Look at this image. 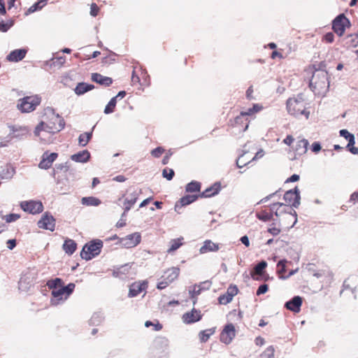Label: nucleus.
Returning a JSON list of instances; mask_svg holds the SVG:
<instances>
[{"mask_svg":"<svg viewBox=\"0 0 358 358\" xmlns=\"http://www.w3.org/2000/svg\"><path fill=\"white\" fill-rule=\"evenodd\" d=\"M65 122L59 114L55 113L52 108L48 107L44 110L43 120L36 127L34 134L41 139V132L55 134L64 128Z\"/></svg>","mask_w":358,"mask_h":358,"instance_id":"obj_1","label":"nucleus"},{"mask_svg":"<svg viewBox=\"0 0 358 358\" xmlns=\"http://www.w3.org/2000/svg\"><path fill=\"white\" fill-rule=\"evenodd\" d=\"M309 86L315 94H325L329 87L327 72L324 70H315L310 80Z\"/></svg>","mask_w":358,"mask_h":358,"instance_id":"obj_2","label":"nucleus"},{"mask_svg":"<svg viewBox=\"0 0 358 358\" xmlns=\"http://www.w3.org/2000/svg\"><path fill=\"white\" fill-rule=\"evenodd\" d=\"M286 106L288 113L291 115H305L306 119L309 117V112L306 110L304 100L301 94L289 98L287 101Z\"/></svg>","mask_w":358,"mask_h":358,"instance_id":"obj_3","label":"nucleus"},{"mask_svg":"<svg viewBox=\"0 0 358 358\" xmlns=\"http://www.w3.org/2000/svg\"><path fill=\"white\" fill-rule=\"evenodd\" d=\"M75 287V284L71 282L65 287H62L59 289H53V290L51 291V305L56 306L62 304L73 293Z\"/></svg>","mask_w":358,"mask_h":358,"instance_id":"obj_4","label":"nucleus"},{"mask_svg":"<svg viewBox=\"0 0 358 358\" xmlns=\"http://www.w3.org/2000/svg\"><path fill=\"white\" fill-rule=\"evenodd\" d=\"M41 101V98L38 95L27 96L18 100L17 107L22 113H30L36 109Z\"/></svg>","mask_w":358,"mask_h":358,"instance_id":"obj_5","label":"nucleus"},{"mask_svg":"<svg viewBox=\"0 0 358 358\" xmlns=\"http://www.w3.org/2000/svg\"><path fill=\"white\" fill-rule=\"evenodd\" d=\"M102 247L103 243L101 241L96 240L92 241L83 247L80 252V256L83 259L90 260L99 255Z\"/></svg>","mask_w":358,"mask_h":358,"instance_id":"obj_6","label":"nucleus"},{"mask_svg":"<svg viewBox=\"0 0 358 358\" xmlns=\"http://www.w3.org/2000/svg\"><path fill=\"white\" fill-rule=\"evenodd\" d=\"M142 190L141 188L132 186L127 189L126 193V197L124 201V212L122 217H124L132 206L136 202L138 197L141 194Z\"/></svg>","mask_w":358,"mask_h":358,"instance_id":"obj_7","label":"nucleus"},{"mask_svg":"<svg viewBox=\"0 0 358 358\" xmlns=\"http://www.w3.org/2000/svg\"><path fill=\"white\" fill-rule=\"evenodd\" d=\"M21 208L31 214L40 213L43 210V204L38 201H24L20 203Z\"/></svg>","mask_w":358,"mask_h":358,"instance_id":"obj_8","label":"nucleus"},{"mask_svg":"<svg viewBox=\"0 0 358 358\" xmlns=\"http://www.w3.org/2000/svg\"><path fill=\"white\" fill-rule=\"evenodd\" d=\"M283 198L287 203L292 205L294 208H298L300 205V192L297 187L287 191Z\"/></svg>","mask_w":358,"mask_h":358,"instance_id":"obj_9","label":"nucleus"},{"mask_svg":"<svg viewBox=\"0 0 358 358\" xmlns=\"http://www.w3.org/2000/svg\"><path fill=\"white\" fill-rule=\"evenodd\" d=\"M349 24V20L344 14H340L334 20L332 28L338 35L342 36L345 31V27Z\"/></svg>","mask_w":358,"mask_h":358,"instance_id":"obj_10","label":"nucleus"},{"mask_svg":"<svg viewBox=\"0 0 358 358\" xmlns=\"http://www.w3.org/2000/svg\"><path fill=\"white\" fill-rule=\"evenodd\" d=\"M141 240V234L138 232H135L122 238L120 241V243L126 248H131L139 244Z\"/></svg>","mask_w":358,"mask_h":358,"instance_id":"obj_11","label":"nucleus"},{"mask_svg":"<svg viewBox=\"0 0 358 358\" xmlns=\"http://www.w3.org/2000/svg\"><path fill=\"white\" fill-rule=\"evenodd\" d=\"M236 336L235 327L233 324L229 323L225 325L220 334L221 342L228 345L231 343Z\"/></svg>","mask_w":358,"mask_h":358,"instance_id":"obj_12","label":"nucleus"},{"mask_svg":"<svg viewBox=\"0 0 358 358\" xmlns=\"http://www.w3.org/2000/svg\"><path fill=\"white\" fill-rule=\"evenodd\" d=\"M38 227L41 229L53 231L55 227V219L49 213H45L38 222Z\"/></svg>","mask_w":358,"mask_h":358,"instance_id":"obj_13","label":"nucleus"},{"mask_svg":"<svg viewBox=\"0 0 358 358\" xmlns=\"http://www.w3.org/2000/svg\"><path fill=\"white\" fill-rule=\"evenodd\" d=\"M57 155H58L56 152H52L51 154L45 152L43 155L42 160L38 164L39 168L42 169H49L52 166L53 162L57 159Z\"/></svg>","mask_w":358,"mask_h":358,"instance_id":"obj_14","label":"nucleus"},{"mask_svg":"<svg viewBox=\"0 0 358 358\" xmlns=\"http://www.w3.org/2000/svg\"><path fill=\"white\" fill-rule=\"evenodd\" d=\"M301 305L302 298L299 296H295L291 300L285 303V307L294 313H299L301 310Z\"/></svg>","mask_w":358,"mask_h":358,"instance_id":"obj_15","label":"nucleus"},{"mask_svg":"<svg viewBox=\"0 0 358 358\" xmlns=\"http://www.w3.org/2000/svg\"><path fill=\"white\" fill-rule=\"evenodd\" d=\"M201 319L200 311L192 309L191 312H187L182 315V321L185 324H191L199 321Z\"/></svg>","mask_w":358,"mask_h":358,"instance_id":"obj_16","label":"nucleus"},{"mask_svg":"<svg viewBox=\"0 0 358 358\" xmlns=\"http://www.w3.org/2000/svg\"><path fill=\"white\" fill-rule=\"evenodd\" d=\"M146 288L147 283L145 282H135L130 285L128 296L129 297L136 296Z\"/></svg>","mask_w":358,"mask_h":358,"instance_id":"obj_17","label":"nucleus"},{"mask_svg":"<svg viewBox=\"0 0 358 358\" xmlns=\"http://www.w3.org/2000/svg\"><path fill=\"white\" fill-rule=\"evenodd\" d=\"M27 52V51L26 49H16L11 51L7 55L6 58L10 62H17L22 60L25 57Z\"/></svg>","mask_w":358,"mask_h":358,"instance_id":"obj_18","label":"nucleus"},{"mask_svg":"<svg viewBox=\"0 0 358 358\" xmlns=\"http://www.w3.org/2000/svg\"><path fill=\"white\" fill-rule=\"evenodd\" d=\"M91 79L93 82H95L104 87H108L113 83V79L111 78L103 76L98 73H92Z\"/></svg>","mask_w":358,"mask_h":358,"instance_id":"obj_19","label":"nucleus"},{"mask_svg":"<svg viewBox=\"0 0 358 358\" xmlns=\"http://www.w3.org/2000/svg\"><path fill=\"white\" fill-rule=\"evenodd\" d=\"M267 266V263L266 261H261L259 263H258L253 268V271L251 272V277L253 280H260V278H259L257 275H262L264 273V269Z\"/></svg>","mask_w":358,"mask_h":358,"instance_id":"obj_20","label":"nucleus"},{"mask_svg":"<svg viewBox=\"0 0 358 358\" xmlns=\"http://www.w3.org/2000/svg\"><path fill=\"white\" fill-rule=\"evenodd\" d=\"M220 245L215 243H213L210 240H206L203 242V245L199 249V252L201 254H205L208 252H216L219 250Z\"/></svg>","mask_w":358,"mask_h":358,"instance_id":"obj_21","label":"nucleus"},{"mask_svg":"<svg viewBox=\"0 0 358 358\" xmlns=\"http://www.w3.org/2000/svg\"><path fill=\"white\" fill-rule=\"evenodd\" d=\"M71 160L79 162V163H85L88 162L90 159V153L88 150H85L80 151L74 155L71 156Z\"/></svg>","mask_w":358,"mask_h":358,"instance_id":"obj_22","label":"nucleus"},{"mask_svg":"<svg viewBox=\"0 0 358 358\" xmlns=\"http://www.w3.org/2000/svg\"><path fill=\"white\" fill-rule=\"evenodd\" d=\"M221 189V185L220 182L214 183L211 187L207 188L203 191L199 196L203 198L210 197L215 196L219 193Z\"/></svg>","mask_w":358,"mask_h":358,"instance_id":"obj_23","label":"nucleus"},{"mask_svg":"<svg viewBox=\"0 0 358 358\" xmlns=\"http://www.w3.org/2000/svg\"><path fill=\"white\" fill-rule=\"evenodd\" d=\"M179 272V268L172 267L164 272V275L162 276V279H164L165 280H167L168 282L171 283L178 278Z\"/></svg>","mask_w":358,"mask_h":358,"instance_id":"obj_24","label":"nucleus"},{"mask_svg":"<svg viewBox=\"0 0 358 358\" xmlns=\"http://www.w3.org/2000/svg\"><path fill=\"white\" fill-rule=\"evenodd\" d=\"M309 143L305 138L299 139L295 145L294 151L297 155H303L306 153Z\"/></svg>","mask_w":358,"mask_h":358,"instance_id":"obj_25","label":"nucleus"},{"mask_svg":"<svg viewBox=\"0 0 358 358\" xmlns=\"http://www.w3.org/2000/svg\"><path fill=\"white\" fill-rule=\"evenodd\" d=\"M199 195H195V194H192V195L188 194V195L182 196L180 199V205L176 204L175 210L176 211H178V208L193 203L199 198Z\"/></svg>","mask_w":358,"mask_h":358,"instance_id":"obj_26","label":"nucleus"},{"mask_svg":"<svg viewBox=\"0 0 358 358\" xmlns=\"http://www.w3.org/2000/svg\"><path fill=\"white\" fill-rule=\"evenodd\" d=\"M94 86L91 84H87L85 83H79L74 89V92L78 95H83L85 93L92 90L94 89Z\"/></svg>","mask_w":358,"mask_h":358,"instance_id":"obj_27","label":"nucleus"},{"mask_svg":"<svg viewBox=\"0 0 358 358\" xmlns=\"http://www.w3.org/2000/svg\"><path fill=\"white\" fill-rule=\"evenodd\" d=\"M77 244L76 243L71 239L65 240L63 244V249L66 253L69 255H71L76 250Z\"/></svg>","mask_w":358,"mask_h":358,"instance_id":"obj_28","label":"nucleus"},{"mask_svg":"<svg viewBox=\"0 0 358 358\" xmlns=\"http://www.w3.org/2000/svg\"><path fill=\"white\" fill-rule=\"evenodd\" d=\"M263 109V106L259 103L253 104L252 107L246 109L245 110H243L241 112V116H251L254 114L261 111Z\"/></svg>","mask_w":358,"mask_h":358,"instance_id":"obj_29","label":"nucleus"},{"mask_svg":"<svg viewBox=\"0 0 358 358\" xmlns=\"http://www.w3.org/2000/svg\"><path fill=\"white\" fill-rule=\"evenodd\" d=\"M46 285L48 287L49 289L53 290V289H59L64 286V281L62 279L59 278H56L54 279H50L47 281Z\"/></svg>","mask_w":358,"mask_h":358,"instance_id":"obj_30","label":"nucleus"},{"mask_svg":"<svg viewBox=\"0 0 358 358\" xmlns=\"http://www.w3.org/2000/svg\"><path fill=\"white\" fill-rule=\"evenodd\" d=\"M15 173V169L13 167L6 166L0 171V177L1 179L8 180L13 178Z\"/></svg>","mask_w":358,"mask_h":358,"instance_id":"obj_31","label":"nucleus"},{"mask_svg":"<svg viewBox=\"0 0 358 358\" xmlns=\"http://www.w3.org/2000/svg\"><path fill=\"white\" fill-rule=\"evenodd\" d=\"M215 332V328H210L199 332V337L201 343H206Z\"/></svg>","mask_w":358,"mask_h":358,"instance_id":"obj_32","label":"nucleus"},{"mask_svg":"<svg viewBox=\"0 0 358 358\" xmlns=\"http://www.w3.org/2000/svg\"><path fill=\"white\" fill-rule=\"evenodd\" d=\"M82 204L88 206H98L101 202L94 196L83 197L81 200Z\"/></svg>","mask_w":358,"mask_h":358,"instance_id":"obj_33","label":"nucleus"},{"mask_svg":"<svg viewBox=\"0 0 358 358\" xmlns=\"http://www.w3.org/2000/svg\"><path fill=\"white\" fill-rule=\"evenodd\" d=\"M92 136V132H85L81 134L78 137L79 145L82 147H85L87 145Z\"/></svg>","mask_w":358,"mask_h":358,"instance_id":"obj_34","label":"nucleus"},{"mask_svg":"<svg viewBox=\"0 0 358 358\" xmlns=\"http://www.w3.org/2000/svg\"><path fill=\"white\" fill-rule=\"evenodd\" d=\"M201 189V183L197 181H192L186 185L185 190L187 192H199Z\"/></svg>","mask_w":358,"mask_h":358,"instance_id":"obj_35","label":"nucleus"},{"mask_svg":"<svg viewBox=\"0 0 358 358\" xmlns=\"http://www.w3.org/2000/svg\"><path fill=\"white\" fill-rule=\"evenodd\" d=\"M47 3V0H40L38 2L34 3L27 11V15L34 13L37 10H41Z\"/></svg>","mask_w":358,"mask_h":358,"instance_id":"obj_36","label":"nucleus"},{"mask_svg":"<svg viewBox=\"0 0 358 358\" xmlns=\"http://www.w3.org/2000/svg\"><path fill=\"white\" fill-rule=\"evenodd\" d=\"M103 317L101 313H94L91 317L89 323L90 325L97 326L101 323Z\"/></svg>","mask_w":358,"mask_h":358,"instance_id":"obj_37","label":"nucleus"},{"mask_svg":"<svg viewBox=\"0 0 358 358\" xmlns=\"http://www.w3.org/2000/svg\"><path fill=\"white\" fill-rule=\"evenodd\" d=\"M117 103V97H113L104 109V113L105 114H110L112 113L114 111V109L115 108Z\"/></svg>","mask_w":358,"mask_h":358,"instance_id":"obj_38","label":"nucleus"},{"mask_svg":"<svg viewBox=\"0 0 358 358\" xmlns=\"http://www.w3.org/2000/svg\"><path fill=\"white\" fill-rule=\"evenodd\" d=\"M285 204L282 203L277 202L271 205L270 208L272 212L274 213L275 216L278 217L284 211L280 210V207L284 206Z\"/></svg>","mask_w":358,"mask_h":358,"instance_id":"obj_39","label":"nucleus"},{"mask_svg":"<svg viewBox=\"0 0 358 358\" xmlns=\"http://www.w3.org/2000/svg\"><path fill=\"white\" fill-rule=\"evenodd\" d=\"M170 248L168 250V252H171L180 248V246L182 245V243L180 242V239H173L170 242Z\"/></svg>","mask_w":358,"mask_h":358,"instance_id":"obj_40","label":"nucleus"},{"mask_svg":"<svg viewBox=\"0 0 358 358\" xmlns=\"http://www.w3.org/2000/svg\"><path fill=\"white\" fill-rule=\"evenodd\" d=\"M274 357V348L273 346L268 347L266 350L261 354L259 358H273Z\"/></svg>","mask_w":358,"mask_h":358,"instance_id":"obj_41","label":"nucleus"},{"mask_svg":"<svg viewBox=\"0 0 358 358\" xmlns=\"http://www.w3.org/2000/svg\"><path fill=\"white\" fill-rule=\"evenodd\" d=\"M257 217L263 222H267L273 219V214H269L266 212L262 213H257Z\"/></svg>","mask_w":358,"mask_h":358,"instance_id":"obj_42","label":"nucleus"},{"mask_svg":"<svg viewBox=\"0 0 358 358\" xmlns=\"http://www.w3.org/2000/svg\"><path fill=\"white\" fill-rule=\"evenodd\" d=\"M233 298L231 297L227 293L219 296L218 301L220 304L226 305L232 301Z\"/></svg>","mask_w":358,"mask_h":358,"instance_id":"obj_43","label":"nucleus"},{"mask_svg":"<svg viewBox=\"0 0 358 358\" xmlns=\"http://www.w3.org/2000/svg\"><path fill=\"white\" fill-rule=\"evenodd\" d=\"M13 23V22H4L3 20L0 21V31L1 32H6L12 26Z\"/></svg>","mask_w":358,"mask_h":358,"instance_id":"obj_44","label":"nucleus"},{"mask_svg":"<svg viewBox=\"0 0 358 358\" xmlns=\"http://www.w3.org/2000/svg\"><path fill=\"white\" fill-rule=\"evenodd\" d=\"M162 176L168 180H171L174 176V171L171 169H164L162 171Z\"/></svg>","mask_w":358,"mask_h":358,"instance_id":"obj_45","label":"nucleus"},{"mask_svg":"<svg viewBox=\"0 0 358 358\" xmlns=\"http://www.w3.org/2000/svg\"><path fill=\"white\" fill-rule=\"evenodd\" d=\"M267 231L274 236L278 235L281 231L280 227H276L275 223L271 224Z\"/></svg>","mask_w":358,"mask_h":358,"instance_id":"obj_46","label":"nucleus"},{"mask_svg":"<svg viewBox=\"0 0 358 358\" xmlns=\"http://www.w3.org/2000/svg\"><path fill=\"white\" fill-rule=\"evenodd\" d=\"M20 218V215L15 213H11L3 217V219L6 222L10 223L16 221Z\"/></svg>","mask_w":358,"mask_h":358,"instance_id":"obj_47","label":"nucleus"},{"mask_svg":"<svg viewBox=\"0 0 358 358\" xmlns=\"http://www.w3.org/2000/svg\"><path fill=\"white\" fill-rule=\"evenodd\" d=\"M238 289L236 285H230L226 293H227L231 297H234L238 294Z\"/></svg>","mask_w":358,"mask_h":358,"instance_id":"obj_48","label":"nucleus"},{"mask_svg":"<svg viewBox=\"0 0 358 358\" xmlns=\"http://www.w3.org/2000/svg\"><path fill=\"white\" fill-rule=\"evenodd\" d=\"M164 152V149L162 147H157L151 151V155L154 157H159Z\"/></svg>","mask_w":358,"mask_h":358,"instance_id":"obj_49","label":"nucleus"},{"mask_svg":"<svg viewBox=\"0 0 358 358\" xmlns=\"http://www.w3.org/2000/svg\"><path fill=\"white\" fill-rule=\"evenodd\" d=\"M243 155L240 156L238 157V159L236 160V166L240 169L243 167L244 166L247 165L248 164H249L251 162V160L250 161L243 160Z\"/></svg>","mask_w":358,"mask_h":358,"instance_id":"obj_50","label":"nucleus"},{"mask_svg":"<svg viewBox=\"0 0 358 358\" xmlns=\"http://www.w3.org/2000/svg\"><path fill=\"white\" fill-rule=\"evenodd\" d=\"M201 292V288H200V285H194L192 290H189V294L192 295V298H194L197 295L200 294Z\"/></svg>","mask_w":358,"mask_h":358,"instance_id":"obj_51","label":"nucleus"},{"mask_svg":"<svg viewBox=\"0 0 358 358\" xmlns=\"http://www.w3.org/2000/svg\"><path fill=\"white\" fill-rule=\"evenodd\" d=\"M339 134L341 136L345 138L347 141L354 136V135L350 134L347 129L340 130Z\"/></svg>","mask_w":358,"mask_h":358,"instance_id":"obj_52","label":"nucleus"},{"mask_svg":"<svg viewBox=\"0 0 358 358\" xmlns=\"http://www.w3.org/2000/svg\"><path fill=\"white\" fill-rule=\"evenodd\" d=\"M287 261L285 259H282L278 262L277 266L279 268V273H285V264Z\"/></svg>","mask_w":358,"mask_h":358,"instance_id":"obj_53","label":"nucleus"},{"mask_svg":"<svg viewBox=\"0 0 358 358\" xmlns=\"http://www.w3.org/2000/svg\"><path fill=\"white\" fill-rule=\"evenodd\" d=\"M268 291V285L266 284L261 285L257 291V295L259 296L261 294H265Z\"/></svg>","mask_w":358,"mask_h":358,"instance_id":"obj_54","label":"nucleus"},{"mask_svg":"<svg viewBox=\"0 0 358 358\" xmlns=\"http://www.w3.org/2000/svg\"><path fill=\"white\" fill-rule=\"evenodd\" d=\"M99 10V8L96 3H92L90 7V15L93 17H96L98 15Z\"/></svg>","mask_w":358,"mask_h":358,"instance_id":"obj_55","label":"nucleus"},{"mask_svg":"<svg viewBox=\"0 0 358 358\" xmlns=\"http://www.w3.org/2000/svg\"><path fill=\"white\" fill-rule=\"evenodd\" d=\"M322 149L321 145L319 142H314L311 145V150L313 152L317 153Z\"/></svg>","mask_w":358,"mask_h":358,"instance_id":"obj_56","label":"nucleus"},{"mask_svg":"<svg viewBox=\"0 0 358 358\" xmlns=\"http://www.w3.org/2000/svg\"><path fill=\"white\" fill-rule=\"evenodd\" d=\"M324 39L327 43H332L334 40V35L331 32H328L324 36Z\"/></svg>","mask_w":358,"mask_h":358,"instance_id":"obj_57","label":"nucleus"},{"mask_svg":"<svg viewBox=\"0 0 358 358\" xmlns=\"http://www.w3.org/2000/svg\"><path fill=\"white\" fill-rule=\"evenodd\" d=\"M170 283L168 282L167 280H165L164 279H162L161 281H159L157 283V287L159 289H163L165 287H166Z\"/></svg>","mask_w":358,"mask_h":358,"instance_id":"obj_58","label":"nucleus"},{"mask_svg":"<svg viewBox=\"0 0 358 358\" xmlns=\"http://www.w3.org/2000/svg\"><path fill=\"white\" fill-rule=\"evenodd\" d=\"M294 138L292 136L288 135L287 137L283 140V143L289 146H290L292 143L294 142Z\"/></svg>","mask_w":358,"mask_h":358,"instance_id":"obj_59","label":"nucleus"},{"mask_svg":"<svg viewBox=\"0 0 358 358\" xmlns=\"http://www.w3.org/2000/svg\"><path fill=\"white\" fill-rule=\"evenodd\" d=\"M16 246V241L15 239H10L7 241V247L9 250H13Z\"/></svg>","mask_w":358,"mask_h":358,"instance_id":"obj_60","label":"nucleus"},{"mask_svg":"<svg viewBox=\"0 0 358 358\" xmlns=\"http://www.w3.org/2000/svg\"><path fill=\"white\" fill-rule=\"evenodd\" d=\"M299 180V176L297 174H293L289 178L287 179V182H294Z\"/></svg>","mask_w":358,"mask_h":358,"instance_id":"obj_61","label":"nucleus"},{"mask_svg":"<svg viewBox=\"0 0 358 358\" xmlns=\"http://www.w3.org/2000/svg\"><path fill=\"white\" fill-rule=\"evenodd\" d=\"M200 288L202 289H208L211 285L210 282L209 281H204L200 283Z\"/></svg>","mask_w":358,"mask_h":358,"instance_id":"obj_62","label":"nucleus"},{"mask_svg":"<svg viewBox=\"0 0 358 358\" xmlns=\"http://www.w3.org/2000/svg\"><path fill=\"white\" fill-rule=\"evenodd\" d=\"M240 241L246 247H248L250 245V241H249L248 236L245 235V236H242L241 238Z\"/></svg>","mask_w":358,"mask_h":358,"instance_id":"obj_63","label":"nucleus"},{"mask_svg":"<svg viewBox=\"0 0 358 358\" xmlns=\"http://www.w3.org/2000/svg\"><path fill=\"white\" fill-rule=\"evenodd\" d=\"M271 57L272 59H275V57H279L280 59L285 58V57L280 52H279L278 51H276V50L273 51L271 53Z\"/></svg>","mask_w":358,"mask_h":358,"instance_id":"obj_64","label":"nucleus"}]
</instances>
